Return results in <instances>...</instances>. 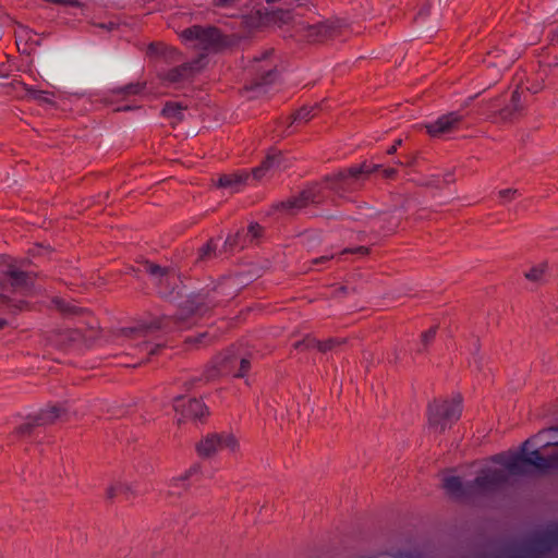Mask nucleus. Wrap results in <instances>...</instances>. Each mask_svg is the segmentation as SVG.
Returning a JSON list of instances; mask_svg holds the SVG:
<instances>
[{"instance_id": "obj_37", "label": "nucleus", "mask_w": 558, "mask_h": 558, "mask_svg": "<svg viewBox=\"0 0 558 558\" xmlns=\"http://www.w3.org/2000/svg\"><path fill=\"white\" fill-rule=\"evenodd\" d=\"M262 233L263 228L258 223L252 222L247 227V236H250L252 240L259 239L262 236Z\"/></svg>"}, {"instance_id": "obj_15", "label": "nucleus", "mask_w": 558, "mask_h": 558, "mask_svg": "<svg viewBox=\"0 0 558 558\" xmlns=\"http://www.w3.org/2000/svg\"><path fill=\"white\" fill-rule=\"evenodd\" d=\"M442 487L449 496L457 499L477 496V494L471 489V482L464 484L462 480L456 475L445 476Z\"/></svg>"}, {"instance_id": "obj_25", "label": "nucleus", "mask_w": 558, "mask_h": 558, "mask_svg": "<svg viewBox=\"0 0 558 558\" xmlns=\"http://www.w3.org/2000/svg\"><path fill=\"white\" fill-rule=\"evenodd\" d=\"M548 269L547 263H539L537 265L532 266L525 274L524 278L533 283H541L546 275Z\"/></svg>"}, {"instance_id": "obj_17", "label": "nucleus", "mask_w": 558, "mask_h": 558, "mask_svg": "<svg viewBox=\"0 0 558 558\" xmlns=\"http://www.w3.org/2000/svg\"><path fill=\"white\" fill-rule=\"evenodd\" d=\"M239 355V347L235 344L220 349L216 354L215 369L218 373L229 371Z\"/></svg>"}, {"instance_id": "obj_40", "label": "nucleus", "mask_w": 558, "mask_h": 558, "mask_svg": "<svg viewBox=\"0 0 558 558\" xmlns=\"http://www.w3.org/2000/svg\"><path fill=\"white\" fill-rule=\"evenodd\" d=\"M56 306L63 313H73L74 306H71L70 304L65 303L63 300H54Z\"/></svg>"}, {"instance_id": "obj_1", "label": "nucleus", "mask_w": 558, "mask_h": 558, "mask_svg": "<svg viewBox=\"0 0 558 558\" xmlns=\"http://www.w3.org/2000/svg\"><path fill=\"white\" fill-rule=\"evenodd\" d=\"M531 472L520 451L509 450L500 452L485 460L471 481V489L477 496L496 492L506 485L514 475Z\"/></svg>"}, {"instance_id": "obj_32", "label": "nucleus", "mask_w": 558, "mask_h": 558, "mask_svg": "<svg viewBox=\"0 0 558 558\" xmlns=\"http://www.w3.org/2000/svg\"><path fill=\"white\" fill-rule=\"evenodd\" d=\"M162 114L167 118L180 121L182 119V108L177 104H167L162 109Z\"/></svg>"}, {"instance_id": "obj_23", "label": "nucleus", "mask_w": 558, "mask_h": 558, "mask_svg": "<svg viewBox=\"0 0 558 558\" xmlns=\"http://www.w3.org/2000/svg\"><path fill=\"white\" fill-rule=\"evenodd\" d=\"M235 40L211 27V52H222L231 48Z\"/></svg>"}, {"instance_id": "obj_19", "label": "nucleus", "mask_w": 558, "mask_h": 558, "mask_svg": "<svg viewBox=\"0 0 558 558\" xmlns=\"http://www.w3.org/2000/svg\"><path fill=\"white\" fill-rule=\"evenodd\" d=\"M315 202V193L312 189L304 190L298 196L289 198L278 205L281 210L301 209L306 207L310 203Z\"/></svg>"}, {"instance_id": "obj_11", "label": "nucleus", "mask_w": 558, "mask_h": 558, "mask_svg": "<svg viewBox=\"0 0 558 558\" xmlns=\"http://www.w3.org/2000/svg\"><path fill=\"white\" fill-rule=\"evenodd\" d=\"M0 267L2 274L10 279V287L12 292L26 288L33 283L32 276L25 271L20 270L11 257H2Z\"/></svg>"}, {"instance_id": "obj_7", "label": "nucleus", "mask_w": 558, "mask_h": 558, "mask_svg": "<svg viewBox=\"0 0 558 558\" xmlns=\"http://www.w3.org/2000/svg\"><path fill=\"white\" fill-rule=\"evenodd\" d=\"M165 326L166 324L163 318H156L149 323H142L133 327L123 328L121 330V336L126 340L135 342L136 347L141 350L147 351L149 354H155L157 350H159V345H149L146 341H142V339Z\"/></svg>"}, {"instance_id": "obj_12", "label": "nucleus", "mask_w": 558, "mask_h": 558, "mask_svg": "<svg viewBox=\"0 0 558 558\" xmlns=\"http://www.w3.org/2000/svg\"><path fill=\"white\" fill-rule=\"evenodd\" d=\"M461 121L462 116L457 112H449L440 116L434 122L425 124V130L430 137L439 138L456 131Z\"/></svg>"}, {"instance_id": "obj_16", "label": "nucleus", "mask_w": 558, "mask_h": 558, "mask_svg": "<svg viewBox=\"0 0 558 558\" xmlns=\"http://www.w3.org/2000/svg\"><path fill=\"white\" fill-rule=\"evenodd\" d=\"M283 153L277 148H269L265 158L258 167L252 169V175L255 180H260L267 171L278 166L282 161Z\"/></svg>"}, {"instance_id": "obj_10", "label": "nucleus", "mask_w": 558, "mask_h": 558, "mask_svg": "<svg viewBox=\"0 0 558 558\" xmlns=\"http://www.w3.org/2000/svg\"><path fill=\"white\" fill-rule=\"evenodd\" d=\"M7 289L8 284L0 279V330L9 325L8 319L3 315H17L28 306L24 300L13 299L4 293Z\"/></svg>"}, {"instance_id": "obj_6", "label": "nucleus", "mask_w": 558, "mask_h": 558, "mask_svg": "<svg viewBox=\"0 0 558 558\" xmlns=\"http://www.w3.org/2000/svg\"><path fill=\"white\" fill-rule=\"evenodd\" d=\"M144 267L146 272L153 277L161 296L171 298L175 292L179 293L181 281L174 269L153 263H146Z\"/></svg>"}, {"instance_id": "obj_5", "label": "nucleus", "mask_w": 558, "mask_h": 558, "mask_svg": "<svg viewBox=\"0 0 558 558\" xmlns=\"http://www.w3.org/2000/svg\"><path fill=\"white\" fill-rule=\"evenodd\" d=\"M99 337L98 327L95 325L88 326L85 330L82 328L62 329L52 332L49 341L60 348H71L76 345H89Z\"/></svg>"}, {"instance_id": "obj_31", "label": "nucleus", "mask_w": 558, "mask_h": 558, "mask_svg": "<svg viewBox=\"0 0 558 558\" xmlns=\"http://www.w3.org/2000/svg\"><path fill=\"white\" fill-rule=\"evenodd\" d=\"M314 345H315V337H313L311 335H306L303 339L296 341L293 344V348L295 351L306 352L308 350L314 349Z\"/></svg>"}, {"instance_id": "obj_18", "label": "nucleus", "mask_w": 558, "mask_h": 558, "mask_svg": "<svg viewBox=\"0 0 558 558\" xmlns=\"http://www.w3.org/2000/svg\"><path fill=\"white\" fill-rule=\"evenodd\" d=\"M248 174L246 172H230L219 175L216 185L218 189L236 192L239 187L247 183Z\"/></svg>"}, {"instance_id": "obj_46", "label": "nucleus", "mask_w": 558, "mask_h": 558, "mask_svg": "<svg viewBox=\"0 0 558 558\" xmlns=\"http://www.w3.org/2000/svg\"><path fill=\"white\" fill-rule=\"evenodd\" d=\"M434 333H435V330H434V329H430L429 331H427V332H425V333H424V338H426V339H427L428 337H433V336H434Z\"/></svg>"}, {"instance_id": "obj_42", "label": "nucleus", "mask_w": 558, "mask_h": 558, "mask_svg": "<svg viewBox=\"0 0 558 558\" xmlns=\"http://www.w3.org/2000/svg\"><path fill=\"white\" fill-rule=\"evenodd\" d=\"M270 56H271V51H269V50L263 51L254 57V61L255 62L266 61L267 59H269Z\"/></svg>"}, {"instance_id": "obj_29", "label": "nucleus", "mask_w": 558, "mask_h": 558, "mask_svg": "<svg viewBox=\"0 0 558 558\" xmlns=\"http://www.w3.org/2000/svg\"><path fill=\"white\" fill-rule=\"evenodd\" d=\"M50 93L44 90H37L33 88H26V97L33 100H36L39 104H48L52 105V100L50 98Z\"/></svg>"}, {"instance_id": "obj_33", "label": "nucleus", "mask_w": 558, "mask_h": 558, "mask_svg": "<svg viewBox=\"0 0 558 558\" xmlns=\"http://www.w3.org/2000/svg\"><path fill=\"white\" fill-rule=\"evenodd\" d=\"M348 179V173L344 170L330 173L324 178V181L331 186H336L339 183L344 182Z\"/></svg>"}, {"instance_id": "obj_30", "label": "nucleus", "mask_w": 558, "mask_h": 558, "mask_svg": "<svg viewBox=\"0 0 558 558\" xmlns=\"http://www.w3.org/2000/svg\"><path fill=\"white\" fill-rule=\"evenodd\" d=\"M251 360L250 357H242L240 359L239 366L235 369L233 377L235 379H245L248 376V373L251 371Z\"/></svg>"}, {"instance_id": "obj_43", "label": "nucleus", "mask_w": 558, "mask_h": 558, "mask_svg": "<svg viewBox=\"0 0 558 558\" xmlns=\"http://www.w3.org/2000/svg\"><path fill=\"white\" fill-rule=\"evenodd\" d=\"M396 173H397V171L393 168H389V169L384 170V175L386 178H392V177L396 175Z\"/></svg>"}, {"instance_id": "obj_9", "label": "nucleus", "mask_w": 558, "mask_h": 558, "mask_svg": "<svg viewBox=\"0 0 558 558\" xmlns=\"http://www.w3.org/2000/svg\"><path fill=\"white\" fill-rule=\"evenodd\" d=\"M201 473V466L198 464H193L190 469H187L185 472L173 476L168 485L167 488L163 492V495L168 499H179L181 498L184 493L187 492L190 487V480L193 477H196Z\"/></svg>"}, {"instance_id": "obj_8", "label": "nucleus", "mask_w": 558, "mask_h": 558, "mask_svg": "<svg viewBox=\"0 0 558 558\" xmlns=\"http://www.w3.org/2000/svg\"><path fill=\"white\" fill-rule=\"evenodd\" d=\"M173 409L179 414L177 418L178 425H181L184 421H193L195 423H204L207 407L202 399L198 398H184L178 397L173 402Z\"/></svg>"}, {"instance_id": "obj_45", "label": "nucleus", "mask_w": 558, "mask_h": 558, "mask_svg": "<svg viewBox=\"0 0 558 558\" xmlns=\"http://www.w3.org/2000/svg\"><path fill=\"white\" fill-rule=\"evenodd\" d=\"M329 259H330V257H328V256H322V257H319V258L314 259V260H313V263H314V264L325 263V262H327V260H329Z\"/></svg>"}, {"instance_id": "obj_36", "label": "nucleus", "mask_w": 558, "mask_h": 558, "mask_svg": "<svg viewBox=\"0 0 558 558\" xmlns=\"http://www.w3.org/2000/svg\"><path fill=\"white\" fill-rule=\"evenodd\" d=\"M313 107H302L294 113V120L308 121L313 117Z\"/></svg>"}, {"instance_id": "obj_35", "label": "nucleus", "mask_w": 558, "mask_h": 558, "mask_svg": "<svg viewBox=\"0 0 558 558\" xmlns=\"http://www.w3.org/2000/svg\"><path fill=\"white\" fill-rule=\"evenodd\" d=\"M159 48L162 49V52L165 53L166 58H169V59H172V60H177V57H179V52L174 49V48H168V47H165L163 45L161 44H151L148 48V50L150 52H157L159 50Z\"/></svg>"}, {"instance_id": "obj_39", "label": "nucleus", "mask_w": 558, "mask_h": 558, "mask_svg": "<svg viewBox=\"0 0 558 558\" xmlns=\"http://www.w3.org/2000/svg\"><path fill=\"white\" fill-rule=\"evenodd\" d=\"M344 172L348 173V179L349 178L356 179L360 174L366 172V170L364 169V166H360V167L349 168V169L344 170Z\"/></svg>"}, {"instance_id": "obj_2", "label": "nucleus", "mask_w": 558, "mask_h": 558, "mask_svg": "<svg viewBox=\"0 0 558 558\" xmlns=\"http://www.w3.org/2000/svg\"><path fill=\"white\" fill-rule=\"evenodd\" d=\"M530 471L558 468V425L541 429L519 447Z\"/></svg>"}, {"instance_id": "obj_44", "label": "nucleus", "mask_w": 558, "mask_h": 558, "mask_svg": "<svg viewBox=\"0 0 558 558\" xmlns=\"http://www.w3.org/2000/svg\"><path fill=\"white\" fill-rule=\"evenodd\" d=\"M401 144V140H398L393 146L388 149V154L392 155L397 151L398 146Z\"/></svg>"}, {"instance_id": "obj_27", "label": "nucleus", "mask_w": 558, "mask_h": 558, "mask_svg": "<svg viewBox=\"0 0 558 558\" xmlns=\"http://www.w3.org/2000/svg\"><path fill=\"white\" fill-rule=\"evenodd\" d=\"M345 343V340H338L333 338H329L326 340H319L315 338V345L314 349H316L320 353H327L331 350H333L336 347L342 345Z\"/></svg>"}, {"instance_id": "obj_22", "label": "nucleus", "mask_w": 558, "mask_h": 558, "mask_svg": "<svg viewBox=\"0 0 558 558\" xmlns=\"http://www.w3.org/2000/svg\"><path fill=\"white\" fill-rule=\"evenodd\" d=\"M66 414V409L61 405H48L43 409L36 417L40 426L43 425H51L56 423L58 420L62 418Z\"/></svg>"}, {"instance_id": "obj_4", "label": "nucleus", "mask_w": 558, "mask_h": 558, "mask_svg": "<svg viewBox=\"0 0 558 558\" xmlns=\"http://www.w3.org/2000/svg\"><path fill=\"white\" fill-rule=\"evenodd\" d=\"M180 37L189 48L199 51V58L195 62L196 66L183 64L170 70L163 76V80L169 84L182 82L189 78L194 71H198L206 65L205 59L209 48V32L201 26H193L182 31Z\"/></svg>"}, {"instance_id": "obj_34", "label": "nucleus", "mask_w": 558, "mask_h": 558, "mask_svg": "<svg viewBox=\"0 0 558 558\" xmlns=\"http://www.w3.org/2000/svg\"><path fill=\"white\" fill-rule=\"evenodd\" d=\"M239 240H240L239 232L229 233L223 241L222 251L225 253L233 251V248L238 246Z\"/></svg>"}, {"instance_id": "obj_20", "label": "nucleus", "mask_w": 558, "mask_h": 558, "mask_svg": "<svg viewBox=\"0 0 558 558\" xmlns=\"http://www.w3.org/2000/svg\"><path fill=\"white\" fill-rule=\"evenodd\" d=\"M522 110L523 106L521 104L520 93L515 90L512 94L510 104L500 109L498 116L501 121L511 122L520 117Z\"/></svg>"}, {"instance_id": "obj_3", "label": "nucleus", "mask_w": 558, "mask_h": 558, "mask_svg": "<svg viewBox=\"0 0 558 558\" xmlns=\"http://www.w3.org/2000/svg\"><path fill=\"white\" fill-rule=\"evenodd\" d=\"M464 398L461 393L434 396L424 407L425 427L430 435L444 436L463 414Z\"/></svg>"}, {"instance_id": "obj_28", "label": "nucleus", "mask_w": 558, "mask_h": 558, "mask_svg": "<svg viewBox=\"0 0 558 558\" xmlns=\"http://www.w3.org/2000/svg\"><path fill=\"white\" fill-rule=\"evenodd\" d=\"M40 426L38 420L35 416L28 417L24 423L15 428V434L20 437H25L32 434L33 429Z\"/></svg>"}, {"instance_id": "obj_21", "label": "nucleus", "mask_w": 558, "mask_h": 558, "mask_svg": "<svg viewBox=\"0 0 558 558\" xmlns=\"http://www.w3.org/2000/svg\"><path fill=\"white\" fill-rule=\"evenodd\" d=\"M133 496H135L134 486L132 483L126 481H114L106 488V497L110 500L117 497H124L125 499H129Z\"/></svg>"}, {"instance_id": "obj_47", "label": "nucleus", "mask_w": 558, "mask_h": 558, "mask_svg": "<svg viewBox=\"0 0 558 558\" xmlns=\"http://www.w3.org/2000/svg\"><path fill=\"white\" fill-rule=\"evenodd\" d=\"M357 251H359V252L367 253V248H365V247H360Z\"/></svg>"}, {"instance_id": "obj_13", "label": "nucleus", "mask_w": 558, "mask_h": 558, "mask_svg": "<svg viewBox=\"0 0 558 558\" xmlns=\"http://www.w3.org/2000/svg\"><path fill=\"white\" fill-rule=\"evenodd\" d=\"M342 23L339 20H327L307 28V37L313 41H325L341 33Z\"/></svg>"}, {"instance_id": "obj_41", "label": "nucleus", "mask_w": 558, "mask_h": 558, "mask_svg": "<svg viewBox=\"0 0 558 558\" xmlns=\"http://www.w3.org/2000/svg\"><path fill=\"white\" fill-rule=\"evenodd\" d=\"M143 89V85L140 83L136 84H130L125 87L126 94H137Z\"/></svg>"}, {"instance_id": "obj_14", "label": "nucleus", "mask_w": 558, "mask_h": 558, "mask_svg": "<svg viewBox=\"0 0 558 558\" xmlns=\"http://www.w3.org/2000/svg\"><path fill=\"white\" fill-rule=\"evenodd\" d=\"M240 449L241 442L234 433L220 430L211 435V454L219 452L235 453Z\"/></svg>"}, {"instance_id": "obj_24", "label": "nucleus", "mask_w": 558, "mask_h": 558, "mask_svg": "<svg viewBox=\"0 0 558 558\" xmlns=\"http://www.w3.org/2000/svg\"><path fill=\"white\" fill-rule=\"evenodd\" d=\"M266 16L267 13L260 10L252 11L243 16V26L248 31L256 29L262 26Z\"/></svg>"}, {"instance_id": "obj_38", "label": "nucleus", "mask_w": 558, "mask_h": 558, "mask_svg": "<svg viewBox=\"0 0 558 558\" xmlns=\"http://www.w3.org/2000/svg\"><path fill=\"white\" fill-rule=\"evenodd\" d=\"M196 450H197V453H198L201 457H204V458L209 457V440H208V438H204V439H202V440L196 445Z\"/></svg>"}, {"instance_id": "obj_26", "label": "nucleus", "mask_w": 558, "mask_h": 558, "mask_svg": "<svg viewBox=\"0 0 558 558\" xmlns=\"http://www.w3.org/2000/svg\"><path fill=\"white\" fill-rule=\"evenodd\" d=\"M206 301L205 296L195 295L191 300L185 302V307L180 314V319H185L189 315L196 313L201 305H204Z\"/></svg>"}]
</instances>
